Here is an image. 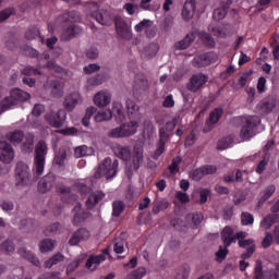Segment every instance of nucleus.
I'll list each match as a JSON object with an SVG mask.
<instances>
[{
	"label": "nucleus",
	"instance_id": "38",
	"mask_svg": "<svg viewBox=\"0 0 279 279\" xmlns=\"http://www.w3.org/2000/svg\"><path fill=\"white\" fill-rule=\"evenodd\" d=\"M232 26H226V27H211L209 28V32L214 34V36H217V38H228V36H231L232 32Z\"/></svg>",
	"mask_w": 279,
	"mask_h": 279
},
{
	"label": "nucleus",
	"instance_id": "45",
	"mask_svg": "<svg viewBox=\"0 0 279 279\" xmlns=\"http://www.w3.org/2000/svg\"><path fill=\"white\" fill-rule=\"evenodd\" d=\"M60 232H62V225H60L59 222H54L52 225H49L45 229V234L47 236H51V234H60Z\"/></svg>",
	"mask_w": 279,
	"mask_h": 279
},
{
	"label": "nucleus",
	"instance_id": "34",
	"mask_svg": "<svg viewBox=\"0 0 279 279\" xmlns=\"http://www.w3.org/2000/svg\"><path fill=\"white\" fill-rule=\"evenodd\" d=\"M106 197V194L101 191L94 192L90 194V196L86 201L87 208H95L97 206L98 202H101Z\"/></svg>",
	"mask_w": 279,
	"mask_h": 279
},
{
	"label": "nucleus",
	"instance_id": "15",
	"mask_svg": "<svg viewBox=\"0 0 279 279\" xmlns=\"http://www.w3.org/2000/svg\"><path fill=\"white\" fill-rule=\"evenodd\" d=\"M206 82H208V76H206V74L196 73L190 78L187 89H190L191 93H197V90H199V88H202Z\"/></svg>",
	"mask_w": 279,
	"mask_h": 279
},
{
	"label": "nucleus",
	"instance_id": "31",
	"mask_svg": "<svg viewBox=\"0 0 279 279\" xmlns=\"http://www.w3.org/2000/svg\"><path fill=\"white\" fill-rule=\"evenodd\" d=\"M113 151L121 160H130L132 158V148L130 146L118 145L113 148Z\"/></svg>",
	"mask_w": 279,
	"mask_h": 279
},
{
	"label": "nucleus",
	"instance_id": "1",
	"mask_svg": "<svg viewBox=\"0 0 279 279\" xmlns=\"http://www.w3.org/2000/svg\"><path fill=\"white\" fill-rule=\"evenodd\" d=\"M32 95L29 93L22 90L21 88L11 89L10 96H7L0 101V114L10 110L12 106H17V104H23L27 101Z\"/></svg>",
	"mask_w": 279,
	"mask_h": 279
},
{
	"label": "nucleus",
	"instance_id": "48",
	"mask_svg": "<svg viewBox=\"0 0 279 279\" xmlns=\"http://www.w3.org/2000/svg\"><path fill=\"white\" fill-rule=\"evenodd\" d=\"M182 162V157L177 156L172 159L171 165L169 166V171L172 175H175L180 171V165Z\"/></svg>",
	"mask_w": 279,
	"mask_h": 279
},
{
	"label": "nucleus",
	"instance_id": "24",
	"mask_svg": "<svg viewBox=\"0 0 279 279\" xmlns=\"http://www.w3.org/2000/svg\"><path fill=\"white\" fill-rule=\"evenodd\" d=\"M195 0H186L181 12L182 19L191 21L195 16Z\"/></svg>",
	"mask_w": 279,
	"mask_h": 279
},
{
	"label": "nucleus",
	"instance_id": "58",
	"mask_svg": "<svg viewBox=\"0 0 279 279\" xmlns=\"http://www.w3.org/2000/svg\"><path fill=\"white\" fill-rule=\"evenodd\" d=\"M226 14H228V8H218L214 10L213 17L215 21H223Z\"/></svg>",
	"mask_w": 279,
	"mask_h": 279
},
{
	"label": "nucleus",
	"instance_id": "22",
	"mask_svg": "<svg viewBox=\"0 0 279 279\" xmlns=\"http://www.w3.org/2000/svg\"><path fill=\"white\" fill-rule=\"evenodd\" d=\"M88 217H90V213L84 211V209H82V204L76 203L74 207V218H73L74 226H80V223H82L83 221H86Z\"/></svg>",
	"mask_w": 279,
	"mask_h": 279
},
{
	"label": "nucleus",
	"instance_id": "64",
	"mask_svg": "<svg viewBox=\"0 0 279 279\" xmlns=\"http://www.w3.org/2000/svg\"><path fill=\"white\" fill-rule=\"evenodd\" d=\"M205 177L204 170L202 168H198L191 172L192 180H195L196 182H199Z\"/></svg>",
	"mask_w": 279,
	"mask_h": 279
},
{
	"label": "nucleus",
	"instance_id": "56",
	"mask_svg": "<svg viewBox=\"0 0 279 279\" xmlns=\"http://www.w3.org/2000/svg\"><path fill=\"white\" fill-rule=\"evenodd\" d=\"M189 274H191V267L189 265H183L179 268L175 279H189Z\"/></svg>",
	"mask_w": 279,
	"mask_h": 279
},
{
	"label": "nucleus",
	"instance_id": "41",
	"mask_svg": "<svg viewBox=\"0 0 279 279\" xmlns=\"http://www.w3.org/2000/svg\"><path fill=\"white\" fill-rule=\"evenodd\" d=\"M159 50H160V46L157 43H150L144 47L143 53L149 59V58H154Z\"/></svg>",
	"mask_w": 279,
	"mask_h": 279
},
{
	"label": "nucleus",
	"instance_id": "28",
	"mask_svg": "<svg viewBox=\"0 0 279 279\" xmlns=\"http://www.w3.org/2000/svg\"><path fill=\"white\" fill-rule=\"evenodd\" d=\"M274 193H276V185L270 184L266 186L259 194L260 197L257 202V208H263L265 202H267V199H270Z\"/></svg>",
	"mask_w": 279,
	"mask_h": 279
},
{
	"label": "nucleus",
	"instance_id": "37",
	"mask_svg": "<svg viewBox=\"0 0 279 279\" xmlns=\"http://www.w3.org/2000/svg\"><path fill=\"white\" fill-rule=\"evenodd\" d=\"M9 142L12 145H21L23 143V138H25V134L21 130L13 131L7 135Z\"/></svg>",
	"mask_w": 279,
	"mask_h": 279
},
{
	"label": "nucleus",
	"instance_id": "30",
	"mask_svg": "<svg viewBox=\"0 0 279 279\" xmlns=\"http://www.w3.org/2000/svg\"><path fill=\"white\" fill-rule=\"evenodd\" d=\"M21 149L23 154H32L34 151V134L26 133L22 141Z\"/></svg>",
	"mask_w": 279,
	"mask_h": 279
},
{
	"label": "nucleus",
	"instance_id": "43",
	"mask_svg": "<svg viewBox=\"0 0 279 279\" xmlns=\"http://www.w3.org/2000/svg\"><path fill=\"white\" fill-rule=\"evenodd\" d=\"M20 229H22L23 232H32L36 230V221L33 219H23L20 222Z\"/></svg>",
	"mask_w": 279,
	"mask_h": 279
},
{
	"label": "nucleus",
	"instance_id": "46",
	"mask_svg": "<svg viewBox=\"0 0 279 279\" xmlns=\"http://www.w3.org/2000/svg\"><path fill=\"white\" fill-rule=\"evenodd\" d=\"M64 160H66V148H60L58 154L54 156L53 163L59 167H64Z\"/></svg>",
	"mask_w": 279,
	"mask_h": 279
},
{
	"label": "nucleus",
	"instance_id": "26",
	"mask_svg": "<svg viewBox=\"0 0 279 279\" xmlns=\"http://www.w3.org/2000/svg\"><path fill=\"white\" fill-rule=\"evenodd\" d=\"M125 108L129 119H141V108L132 99H126Z\"/></svg>",
	"mask_w": 279,
	"mask_h": 279
},
{
	"label": "nucleus",
	"instance_id": "20",
	"mask_svg": "<svg viewBox=\"0 0 279 279\" xmlns=\"http://www.w3.org/2000/svg\"><path fill=\"white\" fill-rule=\"evenodd\" d=\"M88 239H90V232L82 228L72 234L69 240V245H77L81 241H88Z\"/></svg>",
	"mask_w": 279,
	"mask_h": 279
},
{
	"label": "nucleus",
	"instance_id": "25",
	"mask_svg": "<svg viewBox=\"0 0 279 279\" xmlns=\"http://www.w3.org/2000/svg\"><path fill=\"white\" fill-rule=\"evenodd\" d=\"M90 16L92 19H95V21H97V23H99L100 25H110V23H112V16L108 11H94L93 13H90Z\"/></svg>",
	"mask_w": 279,
	"mask_h": 279
},
{
	"label": "nucleus",
	"instance_id": "59",
	"mask_svg": "<svg viewBox=\"0 0 279 279\" xmlns=\"http://www.w3.org/2000/svg\"><path fill=\"white\" fill-rule=\"evenodd\" d=\"M242 226H253L254 225V215L245 211L241 215Z\"/></svg>",
	"mask_w": 279,
	"mask_h": 279
},
{
	"label": "nucleus",
	"instance_id": "32",
	"mask_svg": "<svg viewBox=\"0 0 279 279\" xmlns=\"http://www.w3.org/2000/svg\"><path fill=\"white\" fill-rule=\"evenodd\" d=\"M195 41V34L189 33L182 40L174 44V48L179 51H182L184 49H189L191 45Z\"/></svg>",
	"mask_w": 279,
	"mask_h": 279
},
{
	"label": "nucleus",
	"instance_id": "29",
	"mask_svg": "<svg viewBox=\"0 0 279 279\" xmlns=\"http://www.w3.org/2000/svg\"><path fill=\"white\" fill-rule=\"evenodd\" d=\"M48 90L51 97H62L64 95V84L60 81H51Z\"/></svg>",
	"mask_w": 279,
	"mask_h": 279
},
{
	"label": "nucleus",
	"instance_id": "23",
	"mask_svg": "<svg viewBox=\"0 0 279 279\" xmlns=\"http://www.w3.org/2000/svg\"><path fill=\"white\" fill-rule=\"evenodd\" d=\"M111 99L110 93L101 90L94 96V104L98 108H106V106L110 105Z\"/></svg>",
	"mask_w": 279,
	"mask_h": 279
},
{
	"label": "nucleus",
	"instance_id": "40",
	"mask_svg": "<svg viewBox=\"0 0 279 279\" xmlns=\"http://www.w3.org/2000/svg\"><path fill=\"white\" fill-rule=\"evenodd\" d=\"M169 208V202L167 199L156 198L153 203V214L158 215V213L162 210H167Z\"/></svg>",
	"mask_w": 279,
	"mask_h": 279
},
{
	"label": "nucleus",
	"instance_id": "9",
	"mask_svg": "<svg viewBox=\"0 0 279 279\" xmlns=\"http://www.w3.org/2000/svg\"><path fill=\"white\" fill-rule=\"evenodd\" d=\"M143 147L136 146L134 148L133 162L126 163L125 173L128 178H132L134 175V171H138L141 169V165H143Z\"/></svg>",
	"mask_w": 279,
	"mask_h": 279
},
{
	"label": "nucleus",
	"instance_id": "19",
	"mask_svg": "<svg viewBox=\"0 0 279 279\" xmlns=\"http://www.w3.org/2000/svg\"><path fill=\"white\" fill-rule=\"evenodd\" d=\"M53 184H56V175L48 173L39 181L38 191L45 195V193H49L53 189Z\"/></svg>",
	"mask_w": 279,
	"mask_h": 279
},
{
	"label": "nucleus",
	"instance_id": "47",
	"mask_svg": "<svg viewBox=\"0 0 279 279\" xmlns=\"http://www.w3.org/2000/svg\"><path fill=\"white\" fill-rule=\"evenodd\" d=\"M95 112H97V108L95 107H89L86 109V113L82 119V124L85 128H88V125H90V119L93 118V114H95Z\"/></svg>",
	"mask_w": 279,
	"mask_h": 279
},
{
	"label": "nucleus",
	"instance_id": "27",
	"mask_svg": "<svg viewBox=\"0 0 279 279\" xmlns=\"http://www.w3.org/2000/svg\"><path fill=\"white\" fill-rule=\"evenodd\" d=\"M17 254L22 258H25L26 260H28V263H32L33 265H35V267H41L40 259H38V257H36V255L32 253V251L26 250L25 247H20L17 248Z\"/></svg>",
	"mask_w": 279,
	"mask_h": 279
},
{
	"label": "nucleus",
	"instance_id": "60",
	"mask_svg": "<svg viewBox=\"0 0 279 279\" xmlns=\"http://www.w3.org/2000/svg\"><path fill=\"white\" fill-rule=\"evenodd\" d=\"M230 145H232V138L225 137V138H221L220 141H218L217 149H219L220 151H223V149H228V147H230Z\"/></svg>",
	"mask_w": 279,
	"mask_h": 279
},
{
	"label": "nucleus",
	"instance_id": "2",
	"mask_svg": "<svg viewBox=\"0 0 279 279\" xmlns=\"http://www.w3.org/2000/svg\"><path fill=\"white\" fill-rule=\"evenodd\" d=\"M119 171V160L107 157L99 163L97 171L94 174L95 180L99 178H106V180H112Z\"/></svg>",
	"mask_w": 279,
	"mask_h": 279
},
{
	"label": "nucleus",
	"instance_id": "42",
	"mask_svg": "<svg viewBox=\"0 0 279 279\" xmlns=\"http://www.w3.org/2000/svg\"><path fill=\"white\" fill-rule=\"evenodd\" d=\"M53 247H56V241H53L51 239H44L39 243V252H41V253L51 252V250H53Z\"/></svg>",
	"mask_w": 279,
	"mask_h": 279
},
{
	"label": "nucleus",
	"instance_id": "17",
	"mask_svg": "<svg viewBox=\"0 0 279 279\" xmlns=\"http://www.w3.org/2000/svg\"><path fill=\"white\" fill-rule=\"evenodd\" d=\"M223 117V109L216 108L214 111L209 113V118L206 120L207 128L203 129V132L205 134H208L213 130V128L216 125V123H219V119Z\"/></svg>",
	"mask_w": 279,
	"mask_h": 279
},
{
	"label": "nucleus",
	"instance_id": "13",
	"mask_svg": "<svg viewBox=\"0 0 279 279\" xmlns=\"http://www.w3.org/2000/svg\"><path fill=\"white\" fill-rule=\"evenodd\" d=\"M45 119L51 128H62L64 125V121L66 120V113L64 110L60 109L58 112L50 111L45 116Z\"/></svg>",
	"mask_w": 279,
	"mask_h": 279
},
{
	"label": "nucleus",
	"instance_id": "52",
	"mask_svg": "<svg viewBox=\"0 0 279 279\" xmlns=\"http://www.w3.org/2000/svg\"><path fill=\"white\" fill-rule=\"evenodd\" d=\"M112 208H113V211H112L113 217H120L121 213L125 210V205L121 201H116L112 203Z\"/></svg>",
	"mask_w": 279,
	"mask_h": 279
},
{
	"label": "nucleus",
	"instance_id": "33",
	"mask_svg": "<svg viewBox=\"0 0 279 279\" xmlns=\"http://www.w3.org/2000/svg\"><path fill=\"white\" fill-rule=\"evenodd\" d=\"M279 214H269L260 221V228L263 230H269L274 225L278 223Z\"/></svg>",
	"mask_w": 279,
	"mask_h": 279
},
{
	"label": "nucleus",
	"instance_id": "6",
	"mask_svg": "<svg viewBox=\"0 0 279 279\" xmlns=\"http://www.w3.org/2000/svg\"><path fill=\"white\" fill-rule=\"evenodd\" d=\"M221 240L223 242V246H219V251L216 253V256L223 260L226 256H228V247L234 243V229L231 227H225L221 231Z\"/></svg>",
	"mask_w": 279,
	"mask_h": 279
},
{
	"label": "nucleus",
	"instance_id": "36",
	"mask_svg": "<svg viewBox=\"0 0 279 279\" xmlns=\"http://www.w3.org/2000/svg\"><path fill=\"white\" fill-rule=\"evenodd\" d=\"M106 260V255L100 254L97 256H90L86 262L87 269H90V271H95L97 269V266L100 265Z\"/></svg>",
	"mask_w": 279,
	"mask_h": 279
},
{
	"label": "nucleus",
	"instance_id": "62",
	"mask_svg": "<svg viewBox=\"0 0 279 279\" xmlns=\"http://www.w3.org/2000/svg\"><path fill=\"white\" fill-rule=\"evenodd\" d=\"M38 36H40V31H38L37 27L28 29L25 34V38L27 40H35V38H38Z\"/></svg>",
	"mask_w": 279,
	"mask_h": 279
},
{
	"label": "nucleus",
	"instance_id": "55",
	"mask_svg": "<svg viewBox=\"0 0 279 279\" xmlns=\"http://www.w3.org/2000/svg\"><path fill=\"white\" fill-rule=\"evenodd\" d=\"M40 69H35L34 66L27 65L22 70V75L26 77H32V75H41Z\"/></svg>",
	"mask_w": 279,
	"mask_h": 279
},
{
	"label": "nucleus",
	"instance_id": "10",
	"mask_svg": "<svg viewBox=\"0 0 279 279\" xmlns=\"http://www.w3.org/2000/svg\"><path fill=\"white\" fill-rule=\"evenodd\" d=\"M116 33L122 40H132V28L121 16L114 17Z\"/></svg>",
	"mask_w": 279,
	"mask_h": 279
},
{
	"label": "nucleus",
	"instance_id": "3",
	"mask_svg": "<svg viewBox=\"0 0 279 279\" xmlns=\"http://www.w3.org/2000/svg\"><path fill=\"white\" fill-rule=\"evenodd\" d=\"M15 186H29L32 184V170L25 161H17L14 168Z\"/></svg>",
	"mask_w": 279,
	"mask_h": 279
},
{
	"label": "nucleus",
	"instance_id": "61",
	"mask_svg": "<svg viewBox=\"0 0 279 279\" xmlns=\"http://www.w3.org/2000/svg\"><path fill=\"white\" fill-rule=\"evenodd\" d=\"M75 158H84V156H88V146L83 145L78 146L74 150Z\"/></svg>",
	"mask_w": 279,
	"mask_h": 279
},
{
	"label": "nucleus",
	"instance_id": "53",
	"mask_svg": "<svg viewBox=\"0 0 279 279\" xmlns=\"http://www.w3.org/2000/svg\"><path fill=\"white\" fill-rule=\"evenodd\" d=\"M187 219L192 220L195 228H199V223L204 221V215L202 213L189 214Z\"/></svg>",
	"mask_w": 279,
	"mask_h": 279
},
{
	"label": "nucleus",
	"instance_id": "18",
	"mask_svg": "<svg viewBox=\"0 0 279 279\" xmlns=\"http://www.w3.org/2000/svg\"><path fill=\"white\" fill-rule=\"evenodd\" d=\"M77 104H82V96L78 93H72L65 96L63 108L66 112H73Z\"/></svg>",
	"mask_w": 279,
	"mask_h": 279
},
{
	"label": "nucleus",
	"instance_id": "49",
	"mask_svg": "<svg viewBox=\"0 0 279 279\" xmlns=\"http://www.w3.org/2000/svg\"><path fill=\"white\" fill-rule=\"evenodd\" d=\"M126 245H128V242H125V240L116 239L113 244V252H116V254H123V252H125Z\"/></svg>",
	"mask_w": 279,
	"mask_h": 279
},
{
	"label": "nucleus",
	"instance_id": "4",
	"mask_svg": "<svg viewBox=\"0 0 279 279\" xmlns=\"http://www.w3.org/2000/svg\"><path fill=\"white\" fill-rule=\"evenodd\" d=\"M138 130V122L130 121L123 123L122 125L112 129L107 133L109 138H128V136L134 135L135 132Z\"/></svg>",
	"mask_w": 279,
	"mask_h": 279
},
{
	"label": "nucleus",
	"instance_id": "51",
	"mask_svg": "<svg viewBox=\"0 0 279 279\" xmlns=\"http://www.w3.org/2000/svg\"><path fill=\"white\" fill-rule=\"evenodd\" d=\"M199 38L206 47H215V39H213V36L206 32H201L199 33Z\"/></svg>",
	"mask_w": 279,
	"mask_h": 279
},
{
	"label": "nucleus",
	"instance_id": "14",
	"mask_svg": "<svg viewBox=\"0 0 279 279\" xmlns=\"http://www.w3.org/2000/svg\"><path fill=\"white\" fill-rule=\"evenodd\" d=\"M82 34H84L83 27L71 24L63 28L61 33V40H63V43H69V40H73V38H77V36H82Z\"/></svg>",
	"mask_w": 279,
	"mask_h": 279
},
{
	"label": "nucleus",
	"instance_id": "39",
	"mask_svg": "<svg viewBox=\"0 0 279 279\" xmlns=\"http://www.w3.org/2000/svg\"><path fill=\"white\" fill-rule=\"evenodd\" d=\"M276 108V105L274 104V100H269L267 98L263 99L257 105V110H260L264 114H269Z\"/></svg>",
	"mask_w": 279,
	"mask_h": 279
},
{
	"label": "nucleus",
	"instance_id": "50",
	"mask_svg": "<svg viewBox=\"0 0 279 279\" xmlns=\"http://www.w3.org/2000/svg\"><path fill=\"white\" fill-rule=\"evenodd\" d=\"M62 260H64V255L58 253L45 263V267L51 269L53 265H58V263H62Z\"/></svg>",
	"mask_w": 279,
	"mask_h": 279
},
{
	"label": "nucleus",
	"instance_id": "5",
	"mask_svg": "<svg viewBox=\"0 0 279 279\" xmlns=\"http://www.w3.org/2000/svg\"><path fill=\"white\" fill-rule=\"evenodd\" d=\"M47 157V143L39 141L35 147V158H34V171L36 175H43L45 171V160Z\"/></svg>",
	"mask_w": 279,
	"mask_h": 279
},
{
	"label": "nucleus",
	"instance_id": "63",
	"mask_svg": "<svg viewBox=\"0 0 279 279\" xmlns=\"http://www.w3.org/2000/svg\"><path fill=\"white\" fill-rule=\"evenodd\" d=\"M161 154H165V142L157 143V148L153 155V159L158 160V158H160Z\"/></svg>",
	"mask_w": 279,
	"mask_h": 279
},
{
	"label": "nucleus",
	"instance_id": "57",
	"mask_svg": "<svg viewBox=\"0 0 279 279\" xmlns=\"http://www.w3.org/2000/svg\"><path fill=\"white\" fill-rule=\"evenodd\" d=\"M153 24L154 22L151 20H143L137 25H135V32H146L149 27H151Z\"/></svg>",
	"mask_w": 279,
	"mask_h": 279
},
{
	"label": "nucleus",
	"instance_id": "7",
	"mask_svg": "<svg viewBox=\"0 0 279 279\" xmlns=\"http://www.w3.org/2000/svg\"><path fill=\"white\" fill-rule=\"evenodd\" d=\"M256 136V122L254 117L242 118V125L240 130L241 141H250Z\"/></svg>",
	"mask_w": 279,
	"mask_h": 279
},
{
	"label": "nucleus",
	"instance_id": "44",
	"mask_svg": "<svg viewBox=\"0 0 279 279\" xmlns=\"http://www.w3.org/2000/svg\"><path fill=\"white\" fill-rule=\"evenodd\" d=\"M96 123H102V121H110L112 119V111L107 109L102 112L96 113L94 117Z\"/></svg>",
	"mask_w": 279,
	"mask_h": 279
},
{
	"label": "nucleus",
	"instance_id": "21",
	"mask_svg": "<svg viewBox=\"0 0 279 279\" xmlns=\"http://www.w3.org/2000/svg\"><path fill=\"white\" fill-rule=\"evenodd\" d=\"M239 247H243V250H246L244 254H242L243 260L246 258H251V256L256 252V244H254V240L248 239V240H240L238 242Z\"/></svg>",
	"mask_w": 279,
	"mask_h": 279
},
{
	"label": "nucleus",
	"instance_id": "54",
	"mask_svg": "<svg viewBox=\"0 0 279 279\" xmlns=\"http://www.w3.org/2000/svg\"><path fill=\"white\" fill-rule=\"evenodd\" d=\"M12 14H16V9L12 7L0 11V23H3V21H8V19L11 17Z\"/></svg>",
	"mask_w": 279,
	"mask_h": 279
},
{
	"label": "nucleus",
	"instance_id": "8",
	"mask_svg": "<svg viewBox=\"0 0 279 279\" xmlns=\"http://www.w3.org/2000/svg\"><path fill=\"white\" fill-rule=\"evenodd\" d=\"M151 86V83L149 82V78H147V75L145 74H137L135 76L134 85H133V95L134 97H144V95H147L149 93V87Z\"/></svg>",
	"mask_w": 279,
	"mask_h": 279
},
{
	"label": "nucleus",
	"instance_id": "16",
	"mask_svg": "<svg viewBox=\"0 0 279 279\" xmlns=\"http://www.w3.org/2000/svg\"><path fill=\"white\" fill-rule=\"evenodd\" d=\"M0 160L5 165H10L14 160V148L7 142L0 143Z\"/></svg>",
	"mask_w": 279,
	"mask_h": 279
},
{
	"label": "nucleus",
	"instance_id": "11",
	"mask_svg": "<svg viewBox=\"0 0 279 279\" xmlns=\"http://www.w3.org/2000/svg\"><path fill=\"white\" fill-rule=\"evenodd\" d=\"M279 279V264L275 269L263 271V262L257 259L255 263V279Z\"/></svg>",
	"mask_w": 279,
	"mask_h": 279
},
{
	"label": "nucleus",
	"instance_id": "12",
	"mask_svg": "<svg viewBox=\"0 0 279 279\" xmlns=\"http://www.w3.org/2000/svg\"><path fill=\"white\" fill-rule=\"evenodd\" d=\"M219 60V56L215 52H208L201 56H197L192 61L193 66L196 69H204V66H210V64H215Z\"/></svg>",
	"mask_w": 279,
	"mask_h": 279
},
{
	"label": "nucleus",
	"instance_id": "35",
	"mask_svg": "<svg viewBox=\"0 0 279 279\" xmlns=\"http://www.w3.org/2000/svg\"><path fill=\"white\" fill-rule=\"evenodd\" d=\"M16 250L14 245V241L5 240L0 244V254H4V256H12Z\"/></svg>",
	"mask_w": 279,
	"mask_h": 279
}]
</instances>
